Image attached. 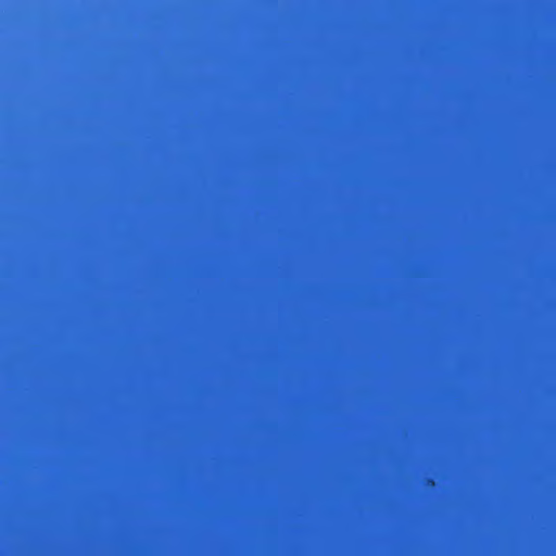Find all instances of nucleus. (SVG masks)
Returning <instances> with one entry per match:
<instances>
[{"label": "nucleus", "mask_w": 556, "mask_h": 556, "mask_svg": "<svg viewBox=\"0 0 556 556\" xmlns=\"http://www.w3.org/2000/svg\"><path fill=\"white\" fill-rule=\"evenodd\" d=\"M484 16H481V34L480 45L481 53L483 54L484 48ZM484 73L483 63L481 64V80H480V93H481V121H480V162H481V227H480V251H481V397H480V409L481 415L485 407L484 400V387H483V362H484V316H483V288H484V244H485V229H484V193H483V179H484V144H485V122H484Z\"/></svg>", "instance_id": "nucleus-1"}, {"label": "nucleus", "mask_w": 556, "mask_h": 556, "mask_svg": "<svg viewBox=\"0 0 556 556\" xmlns=\"http://www.w3.org/2000/svg\"><path fill=\"white\" fill-rule=\"evenodd\" d=\"M483 429H484V421H483V418L481 419V454H480V463H481V468L483 469V465H484V462H485V455H484V451H483Z\"/></svg>", "instance_id": "nucleus-2"}]
</instances>
